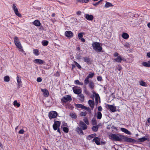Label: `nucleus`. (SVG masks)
<instances>
[{"label": "nucleus", "mask_w": 150, "mask_h": 150, "mask_svg": "<svg viewBox=\"0 0 150 150\" xmlns=\"http://www.w3.org/2000/svg\"><path fill=\"white\" fill-rule=\"evenodd\" d=\"M123 135L119 134H111L109 135L110 138L112 140L121 141L122 139Z\"/></svg>", "instance_id": "obj_1"}, {"label": "nucleus", "mask_w": 150, "mask_h": 150, "mask_svg": "<svg viewBox=\"0 0 150 150\" xmlns=\"http://www.w3.org/2000/svg\"><path fill=\"white\" fill-rule=\"evenodd\" d=\"M93 49L97 52H101L102 49V47L100 46V44L98 42H94L92 44Z\"/></svg>", "instance_id": "obj_2"}, {"label": "nucleus", "mask_w": 150, "mask_h": 150, "mask_svg": "<svg viewBox=\"0 0 150 150\" xmlns=\"http://www.w3.org/2000/svg\"><path fill=\"white\" fill-rule=\"evenodd\" d=\"M72 98L69 95H67L64 96L61 99L62 102L66 103L67 101L70 102L71 101Z\"/></svg>", "instance_id": "obj_3"}, {"label": "nucleus", "mask_w": 150, "mask_h": 150, "mask_svg": "<svg viewBox=\"0 0 150 150\" xmlns=\"http://www.w3.org/2000/svg\"><path fill=\"white\" fill-rule=\"evenodd\" d=\"M14 40L15 45L17 48H22V46L21 44L20 41L17 37H15L14 38Z\"/></svg>", "instance_id": "obj_4"}, {"label": "nucleus", "mask_w": 150, "mask_h": 150, "mask_svg": "<svg viewBox=\"0 0 150 150\" xmlns=\"http://www.w3.org/2000/svg\"><path fill=\"white\" fill-rule=\"evenodd\" d=\"M57 115V113L56 111H51L49 112L48 116L50 119L55 118Z\"/></svg>", "instance_id": "obj_5"}, {"label": "nucleus", "mask_w": 150, "mask_h": 150, "mask_svg": "<svg viewBox=\"0 0 150 150\" xmlns=\"http://www.w3.org/2000/svg\"><path fill=\"white\" fill-rule=\"evenodd\" d=\"M122 139L125 142L129 143H134L135 142V140L132 138H128L124 136H123Z\"/></svg>", "instance_id": "obj_6"}, {"label": "nucleus", "mask_w": 150, "mask_h": 150, "mask_svg": "<svg viewBox=\"0 0 150 150\" xmlns=\"http://www.w3.org/2000/svg\"><path fill=\"white\" fill-rule=\"evenodd\" d=\"M61 123L59 121H55L54 124L53 125V127L55 130H57L59 128L60 125Z\"/></svg>", "instance_id": "obj_7"}, {"label": "nucleus", "mask_w": 150, "mask_h": 150, "mask_svg": "<svg viewBox=\"0 0 150 150\" xmlns=\"http://www.w3.org/2000/svg\"><path fill=\"white\" fill-rule=\"evenodd\" d=\"M77 87L74 86L73 88V90L74 93L77 94H79L82 92L81 90V89H77Z\"/></svg>", "instance_id": "obj_8"}, {"label": "nucleus", "mask_w": 150, "mask_h": 150, "mask_svg": "<svg viewBox=\"0 0 150 150\" xmlns=\"http://www.w3.org/2000/svg\"><path fill=\"white\" fill-rule=\"evenodd\" d=\"M65 35L68 38H71L73 36V34L70 31H67L65 33Z\"/></svg>", "instance_id": "obj_9"}, {"label": "nucleus", "mask_w": 150, "mask_h": 150, "mask_svg": "<svg viewBox=\"0 0 150 150\" xmlns=\"http://www.w3.org/2000/svg\"><path fill=\"white\" fill-rule=\"evenodd\" d=\"M79 126L82 128L83 130L86 129L87 128V126L82 121H80L79 123Z\"/></svg>", "instance_id": "obj_10"}, {"label": "nucleus", "mask_w": 150, "mask_h": 150, "mask_svg": "<svg viewBox=\"0 0 150 150\" xmlns=\"http://www.w3.org/2000/svg\"><path fill=\"white\" fill-rule=\"evenodd\" d=\"M17 81L18 83V88H20L22 86V82L21 81V79L20 78L18 75H17Z\"/></svg>", "instance_id": "obj_11"}, {"label": "nucleus", "mask_w": 150, "mask_h": 150, "mask_svg": "<svg viewBox=\"0 0 150 150\" xmlns=\"http://www.w3.org/2000/svg\"><path fill=\"white\" fill-rule=\"evenodd\" d=\"M41 91L43 93L44 96L46 97H48L49 93L48 91L46 89H41Z\"/></svg>", "instance_id": "obj_12"}, {"label": "nucleus", "mask_w": 150, "mask_h": 150, "mask_svg": "<svg viewBox=\"0 0 150 150\" xmlns=\"http://www.w3.org/2000/svg\"><path fill=\"white\" fill-rule=\"evenodd\" d=\"M108 106L112 112H115L116 111V108L115 106L112 105H108Z\"/></svg>", "instance_id": "obj_13"}, {"label": "nucleus", "mask_w": 150, "mask_h": 150, "mask_svg": "<svg viewBox=\"0 0 150 150\" xmlns=\"http://www.w3.org/2000/svg\"><path fill=\"white\" fill-rule=\"evenodd\" d=\"M93 141L95 143L98 145L100 144V139L98 137H95L93 140Z\"/></svg>", "instance_id": "obj_14"}, {"label": "nucleus", "mask_w": 150, "mask_h": 150, "mask_svg": "<svg viewBox=\"0 0 150 150\" xmlns=\"http://www.w3.org/2000/svg\"><path fill=\"white\" fill-rule=\"evenodd\" d=\"M85 18L86 19L89 21H91L93 19V15L89 14L85 15Z\"/></svg>", "instance_id": "obj_15"}, {"label": "nucleus", "mask_w": 150, "mask_h": 150, "mask_svg": "<svg viewBox=\"0 0 150 150\" xmlns=\"http://www.w3.org/2000/svg\"><path fill=\"white\" fill-rule=\"evenodd\" d=\"M44 61L40 59H36L34 60V62L39 64H42L44 63Z\"/></svg>", "instance_id": "obj_16"}, {"label": "nucleus", "mask_w": 150, "mask_h": 150, "mask_svg": "<svg viewBox=\"0 0 150 150\" xmlns=\"http://www.w3.org/2000/svg\"><path fill=\"white\" fill-rule=\"evenodd\" d=\"M76 130L78 133L79 134L82 135L83 134V132L82 131L81 128L78 127L76 128Z\"/></svg>", "instance_id": "obj_17"}, {"label": "nucleus", "mask_w": 150, "mask_h": 150, "mask_svg": "<svg viewBox=\"0 0 150 150\" xmlns=\"http://www.w3.org/2000/svg\"><path fill=\"white\" fill-rule=\"evenodd\" d=\"M120 129L122 132L125 133L129 135L131 134V132L127 129L124 128H121Z\"/></svg>", "instance_id": "obj_18"}, {"label": "nucleus", "mask_w": 150, "mask_h": 150, "mask_svg": "<svg viewBox=\"0 0 150 150\" xmlns=\"http://www.w3.org/2000/svg\"><path fill=\"white\" fill-rule=\"evenodd\" d=\"M88 104L91 108V109L93 110L94 108V101L91 100H89L88 101Z\"/></svg>", "instance_id": "obj_19"}, {"label": "nucleus", "mask_w": 150, "mask_h": 150, "mask_svg": "<svg viewBox=\"0 0 150 150\" xmlns=\"http://www.w3.org/2000/svg\"><path fill=\"white\" fill-rule=\"evenodd\" d=\"M114 59L115 62H121L122 61V57H121L120 56H119Z\"/></svg>", "instance_id": "obj_20"}, {"label": "nucleus", "mask_w": 150, "mask_h": 150, "mask_svg": "<svg viewBox=\"0 0 150 150\" xmlns=\"http://www.w3.org/2000/svg\"><path fill=\"white\" fill-rule=\"evenodd\" d=\"M142 65L143 66L147 67H150V60L148 62H144L142 63Z\"/></svg>", "instance_id": "obj_21"}, {"label": "nucleus", "mask_w": 150, "mask_h": 150, "mask_svg": "<svg viewBox=\"0 0 150 150\" xmlns=\"http://www.w3.org/2000/svg\"><path fill=\"white\" fill-rule=\"evenodd\" d=\"M33 23V24L36 26H39L40 25V21L38 20H35Z\"/></svg>", "instance_id": "obj_22"}, {"label": "nucleus", "mask_w": 150, "mask_h": 150, "mask_svg": "<svg viewBox=\"0 0 150 150\" xmlns=\"http://www.w3.org/2000/svg\"><path fill=\"white\" fill-rule=\"evenodd\" d=\"M89 86L91 89H93L94 88V84L93 81H91L89 83Z\"/></svg>", "instance_id": "obj_23"}, {"label": "nucleus", "mask_w": 150, "mask_h": 150, "mask_svg": "<svg viewBox=\"0 0 150 150\" xmlns=\"http://www.w3.org/2000/svg\"><path fill=\"white\" fill-rule=\"evenodd\" d=\"M148 139V138L144 137L141 138H140L138 139V141L139 142H143L145 141Z\"/></svg>", "instance_id": "obj_24"}, {"label": "nucleus", "mask_w": 150, "mask_h": 150, "mask_svg": "<svg viewBox=\"0 0 150 150\" xmlns=\"http://www.w3.org/2000/svg\"><path fill=\"white\" fill-rule=\"evenodd\" d=\"M83 60L85 62L87 63H90L91 61L90 59L87 57H84L83 58Z\"/></svg>", "instance_id": "obj_25"}, {"label": "nucleus", "mask_w": 150, "mask_h": 150, "mask_svg": "<svg viewBox=\"0 0 150 150\" xmlns=\"http://www.w3.org/2000/svg\"><path fill=\"white\" fill-rule=\"evenodd\" d=\"M99 126V125L93 126L92 128V129L94 132H97L98 130V128Z\"/></svg>", "instance_id": "obj_26"}, {"label": "nucleus", "mask_w": 150, "mask_h": 150, "mask_svg": "<svg viewBox=\"0 0 150 150\" xmlns=\"http://www.w3.org/2000/svg\"><path fill=\"white\" fill-rule=\"evenodd\" d=\"M122 36V37L125 39H127L129 37V35L126 33H123Z\"/></svg>", "instance_id": "obj_27"}, {"label": "nucleus", "mask_w": 150, "mask_h": 150, "mask_svg": "<svg viewBox=\"0 0 150 150\" xmlns=\"http://www.w3.org/2000/svg\"><path fill=\"white\" fill-rule=\"evenodd\" d=\"M139 84L142 86L146 87L147 86L146 83L145 82L142 81H140L139 82Z\"/></svg>", "instance_id": "obj_28"}, {"label": "nucleus", "mask_w": 150, "mask_h": 150, "mask_svg": "<svg viewBox=\"0 0 150 150\" xmlns=\"http://www.w3.org/2000/svg\"><path fill=\"white\" fill-rule=\"evenodd\" d=\"M79 100L81 101H83L84 100V96L83 94H80L79 95Z\"/></svg>", "instance_id": "obj_29"}, {"label": "nucleus", "mask_w": 150, "mask_h": 150, "mask_svg": "<svg viewBox=\"0 0 150 150\" xmlns=\"http://www.w3.org/2000/svg\"><path fill=\"white\" fill-rule=\"evenodd\" d=\"M96 136V134H94L90 135H89L87 137V139L89 140H90L92 138H93Z\"/></svg>", "instance_id": "obj_30"}, {"label": "nucleus", "mask_w": 150, "mask_h": 150, "mask_svg": "<svg viewBox=\"0 0 150 150\" xmlns=\"http://www.w3.org/2000/svg\"><path fill=\"white\" fill-rule=\"evenodd\" d=\"M112 6H113V5L112 4L108 2H106L105 6V7L106 8H108Z\"/></svg>", "instance_id": "obj_31"}, {"label": "nucleus", "mask_w": 150, "mask_h": 150, "mask_svg": "<svg viewBox=\"0 0 150 150\" xmlns=\"http://www.w3.org/2000/svg\"><path fill=\"white\" fill-rule=\"evenodd\" d=\"M102 114L100 112H97V117L98 119H100L102 117Z\"/></svg>", "instance_id": "obj_32"}, {"label": "nucleus", "mask_w": 150, "mask_h": 150, "mask_svg": "<svg viewBox=\"0 0 150 150\" xmlns=\"http://www.w3.org/2000/svg\"><path fill=\"white\" fill-rule=\"evenodd\" d=\"M88 78L86 77L84 80V84L85 85H87L90 82Z\"/></svg>", "instance_id": "obj_33"}, {"label": "nucleus", "mask_w": 150, "mask_h": 150, "mask_svg": "<svg viewBox=\"0 0 150 150\" xmlns=\"http://www.w3.org/2000/svg\"><path fill=\"white\" fill-rule=\"evenodd\" d=\"M74 83L75 84H78L79 85H83V83L80 82L78 80H75L74 81Z\"/></svg>", "instance_id": "obj_34"}, {"label": "nucleus", "mask_w": 150, "mask_h": 150, "mask_svg": "<svg viewBox=\"0 0 150 150\" xmlns=\"http://www.w3.org/2000/svg\"><path fill=\"white\" fill-rule=\"evenodd\" d=\"M33 53L36 55L38 56L39 54V52L37 49H34L33 50Z\"/></svg>", "instance_id": "obj_35"}, {"label": "nucleus", "mask_w": 150, "mask_h": 150, "mask_svg": "<svg viewBox=\"0 0 150 150\" xmlns=\"http://www.w3.org/2000/svg\"><path fill=\"white\" fill-rule=\"evenodd\" d=\"M4 81L5 82H9L10 81V78L9 76H6L4 77Z\"/></svg>", "instance_id": "obj_36"}, {"label": "nucleus", "mask_w": 150, "mask_h": 150, "mask_svg": "<svg viewBox=\"0 0 150 150\" xmlns=\"http://www.w3.org/2000/svg\"><path fill=\"white\" fill-rule=\"evenodd\" d=\"M13 105L15 106L19 107L20 106V104L19 103H18L16 100L14 101L13 102Z\"/></svg>", "instance_id": "obj_37"}, {"label": "nucleus", "mask_w": 150, "mask_h": 150, "mask_svg": "<svg viewBox=\"0 0 150 150\" xmlns=\"http://www.w3.org/2000/svg\"><path fill=\"white\" fill-rule=\"evenodd\" d=\"M78 2H79L81 3H86L88 2L89 0H76Z\"/></svg>", "instance_id": "obj_38"}, {"label": "nucleus", "mask_w": 150, "mask_h": 150, "mask_svg": "<svg viewBox=\"0 0 150 150\" xmlns=\"http://www.w3.org/2000/svg\"><path fill=\"white\" fill-rule=\"evenodd\" d=\"M83 109H85V110L87 111L89 113H91V110L90 109V108L88 107H87L85 106H84Z\"/></svg>", "instance_id": "obj_39"}, {"label": "nucleus", "mask_w": 150, "mask_h": 150, "mask_svg": "<svg viewBox=\"0 0 150 150\" xmlns=\"http://www.w3.org/2000/svg\"><path fill=\"white\" fill-rule=\"evenodd\" d=\"M76 107L78 108H81V109H83L84 105L82 104H76Z\"/></svg>", "instance_id": "obj_40"}, {"label": "nucleus", "mask_w": 150, "mask_h": 150, "mask_svg": "<svg viewBox=\"0 0 150 150\" xmlns=\"http://www.w3.org/2000/svg\"><path fill=\"white\" fill-rule=\"evenodd\" d=\"M92 123L93 125H96L97 124V122L95 117L93 118L92 120Z\"/></svg>", "instance_id": "obj_41"}, {"label": "nucleus", "mask_w": 150, "mask_h": 150, "mask_svg": "<svg viewBox=\"0 0 150 150\" xmlns=\"http://www.w3.org/2000/svg\"><path fill=\"white\" fill-rule=\"evenodd\" d=\"M63 129V131L64 132L66 133H67L69 132V129L68 128L66 127H64L63 128H62Z\"/></svg>", "instance_id": "obj_42"}, {"label": "nucleus", "mask_w": 150, "mask_h": 150, "mask_svg": "<svg viewBox=\"0 0 150 150\" xmlns=\"http://www.w3.org/2000/svg\"><path fill=\"white\" fill-rule=\"evenodd\" d=\"M70 116L73 118H76L77 117L76 115L74 113H71L70 114Z\"/></svg>", "instance_id": "obj_43"}, {"label": "nucleus", "mask_w": 150, "mask_h": 150, "mask_svg": "<svg viewBox=\"0 0 150 150\" xmlns=\"http://www.w3.org/2000/svg\"><path fill=\"white\" fill-rule=\"evenodd\" d=\"M48 42L47 41H45L42 42V44L44 46H46L48 45Z\"/></svg>", "instance_id": "obj_44"}, {"label": "nucleus", "mask_w": 150, "mask_h": 150, "mask_svg": "<svg viewBox=\"0 0 150 150\" xmlns=\"http://www.w3.org/2000/svg\"><path fill=\"white\" fill-rule=\"evenodd\" d=\"M94 75V73L89 74L87 76V77L88 78V79L92 78L93 76Z\"/></svg>", "instance_id": "obj_45"}, {"label": "nucleus", "mask_w": 150, "mask_h": 150, "mask_svg": "<svg viewBox=\"0 0 150 150\" xmlns=\"http://www.w3.org/2000/svg\"><path fill=\"white\" fill-rule=\"evenodd\" d=\"M15 14L17 15V16L19 17H21V14L19 13L18 11L14 12Z\"/></svg>", "instance_id": "obj_46"}, {"label": "nucleus", "mask_w": 150, "mask_h": 150, "mask_svg": "<svg viewBox=\"0 0 150 150\" xmlns=\"http://www.w3.org/2000/svg\"><path fill=\"white\" fill-rule=\"evenodd\" d=\"M13 11H14V12L17 11V10H18L17 8L16 7V6L14 4H13Z\"/></svg>", "instance_id": "obj_47"}, {"label": "nucleus", "mask_w": 150, "mask_h": 150, "mask_svg": "<svg viewBox=\"0 0 150 150\" xmlns=\"http://www.w3.org/2000/svg\"><path fill=\"white\" fill-rule=\"evenodd\" d=\"M83 33H79L78 34V38L79 39H80L81 38H82L83 36Z\"/></svg>", "instance_id": "obj_48"}, {"label": "nucleus", "mask_w": 150, "mask_h": 150, "mask_svg": "<svg viewBox=\"0 0 150 150\" xmlns=\"http://www.w3.org/2000/svg\"><path fill=\"white\" fill-rule=\"evenodd\" d=\"M74 63L75 64V65L79 68H81V66L76 62L74 61Z\"/></svg>", "instance_id": "obj_49"}, {"label": "nucleus", "mask_w": 150, "mask_h": 150, "mask_svg": "<svg viewBox=\"0 0 150 150\" xmlns=\"http://www.w3.org/2000/svg\"><path fill=\"white\" fill-rule=\"evenodd\" d=\"M83 121L85 122V123L87 125H88L89 124V122L88 119L86 118H85L83 119Z\"/></svg>", "instance_id": "obj_50"}, {"label": "nucleus", "mask_w": 150, "mask_h": 150, "mask_svg": "<svg viewBox=\"0 0 150 150\" xmlns=\"http://www.w3.org/2000/svg\"><path fill=\"white\" fill-rule=\"evenodd\" d=\"M86 114L87 113L86 112H83L80 113V115L82 116H85L86 115Z\"/></svg>", "instance_id": "obj_51"}, {"label": "nucleus", "mask_w": 150, "mask_h": 150, "mask_svg": "<svg viewBox=\"0 0 150 150\" xmlns=\"http://www.w3.org/2000/svg\"><path fill=\"white\" fill-rule=\"evenodd\" d=\"M67 126V123H66L64 122H63L62 123L61 128H63L64 126Z\"/></svg>", "instance_id": "obj_52"}, {"label": "nucleus", "mask_w": 150, "mask_h": 150, "mask_svg": "<svg viewBox=\"0 0 150 150\" xmlns=\"http://www.w3.org/2000/svg\"><path fill=\"white\" fill-rule=\"evenodd\" d=\"M37 81L38 82H40L42 81V79L40 77H38L37 79Z\"/></svg>", "instance_id": "obj_53"}, {"label": "nucleus", "mask_w": 150, "mask_h": 150, "mask_svg": "<svg viewBox=\"0 0 150 150\" xmlns=\"http://www.w3.org/2000/svg\"><path fill=\"white\" fill-rule=\"evenodd\" d=\"M24 131L23 129H21V130H20L19 132L18 133L19 134H23L24 132Z\"/></svg>", "instance_id": "obj_54"}, {"label": "nucleus", "mask_w": 150, "mask_h": 150, "mask_svg": "<svg viewBox=\"0 0 150 150\" xmlns=\"http://www.w3.org/2000/svg\"><path fill=\"white\" fill-rule=\"evenodd\" d=\"M97 80L98 81H100L102 80V78L101 76H99L97 77Z\"/></svg>", "instance_id": "obj_55"}, {"label": "nucleus", "mask_w": 150, "mask_h": 150, "mask_svg": "<svg viewBox=\"0 0 150 150\" xmlns=\"http://www.w3.org/2000/svg\"><path fill=\"white\" fill-rule=\"evenodd\" d=\"M19 49V50L20 51L22 52V53H24L25 52L22 49V48H18Z\"/></svg>", "instance_id": "obj_56"}, {"label": "nucleus", "mask_w": 150, "mask_h": 150, "mask_svg": "<svg viewBox=\"0 0 150 150\" xmlns=\"http://www.w3.org/2000/svg\"><path fill=\"white\" fill-rule=\"evenodd\" d=\"M122 69V67H121V66H120L119 65L118 66V67L117 68V69L119 71L121 70Z\"/></svg>", "instance_id": "obj_57"}, {"label": "nucleus", "mask_w": 150, "mask_h": 150, "mask_svg": "<svg viewBox=\"0 0 150 150\" xmlns=\"http://www.w3.org/2000/svg\"><path fill=\"white\" fill-rule=\"evenodd\" d=\"M98 109L99 111H101L102 110V108L101 106H99L98 107Z\"/></svg>", "instance_id": "obj_58"}, {"label": "nucleus", "mask_w": 150, "mask_h": 150, "mask_svg": "<svg viewBox=\"0 0 150 150\" xmlns=\"http://www.w3.org/2000/svg\"><path fill=\"white\" fill-rule=\"evenodd\" d=\"M80 39L82 42H85V40L83 38H81Z\"/></svg>", "instance_id": "obj_59"}, {"label": "nucleus", "mask_w": 150, "mask_h": 150, "mask_svg": "<svg viewBox=\"0 0 150 150\" xmlns=\"http://www.w3.org/2000/svg\"><path fill=\"white\" fill-rule=\"evenodd\" d=\"M118 54L117 52H116L114 53V56L115 57L118 56Z\"/></svg>", "instance_id": "obj_60"}, {"label": "nucleus", "mask_w": 150, "mask_h": 150, "mask_svg": "<svg viewBox=\"0 0 150 150\" xmlns=\"http://www.w3.org/2000/svg\"><path fill=\"white\" fill-rule=\"evenodd\" d=\"M147 55L148 57L150 58V52L147 53Z\"/></svg>", "instance_id": "obj_61"}, {"label": "nucleus", "mask_w": 150, "mask_h": 150, "mask_svg": "<svg viewBox=\"0 0 150 150\" xmlns=\"http://www.w3.org/2000/svg\"><path fill=\"white\" fill-rule=\"evenodd\" d=\"M81 12L80 11H77V14L78 15H80L81 14Z\"/></svg>", "instance_id": "obj_62"}, {"label": "nucleus", "mask_w": 150, "mask_h": 150, "mask_svg": "<svg viewBox=\"0 0 150 150\" xmlns=\"http://www.w3.org/2000/svg\"><path fill=\"white\" fill-rule=\"evenodd\" d=\"M98 4H99L98 3V2H97L95 4H93V5H94V6H96L97 5H98Z\"/></svg>", "instance_id": "obj_63"}, {"label": "nucleus", "mask_w": 150, "mask_h": 150, "mask_svg": "<svg viewBox=\"0 0 150 150\" xmlns=\"http://www.w3.org/2000/svg\"><path fill=\"white\" fill-rule=\"evenodd\" d=\"M147 26L149 28H150V23L147 24Z\"/></svg>", "instance_id": "obj_64"}]
</instances>
